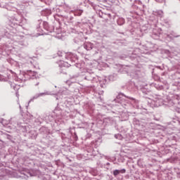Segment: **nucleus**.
I'll return each instance as SVG.
<instances>
[{"label":"nucleus","mask_w":180,"mask_h":180,"mask_svg":"<svg viewBox=\"0 0 180 180\" xmlns=\"http://www.w3.org/2000/svg\"><path fill=\"white\" fill-rule=\"evenodd\" d=\"M119 174H126V170L124 169H122L121 170L115 169L113 171V175L114 176H117Z\"/></svg>","instance_id":"nucleus-1"}]
</instances>
